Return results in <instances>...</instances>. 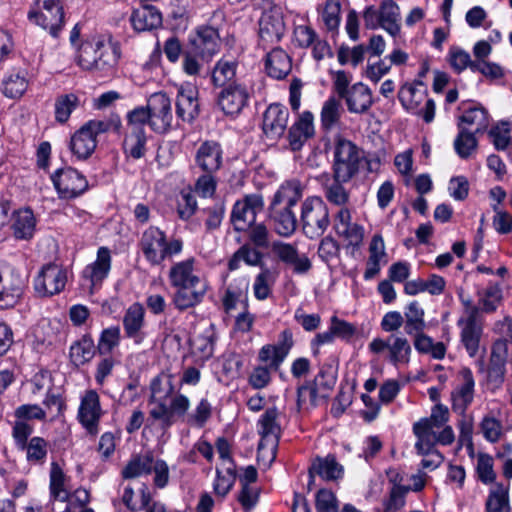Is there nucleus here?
Wrapping results in <instances>:
<instances>
[{"mask_svg": "<svg viewBox=\"0 0 512 512\" xmlns=\"http://www.w3.org/2000/svg\"><path fill=\"white\" fill-rule=\"evenodd\" d=\"M289 120L288 109L281 104H270L263 113L262 131L269 141L277 142L286 131Z\"/></svg>", "mask_w": 512, "mask_h": 512, "instance_id": "a211bd4d", "label": "nucleus"}, {"mask_svg": "<svg viewBox=\"0 0 512 512\" xmlns=\"http://www.w3.org/2000/svg\"><path fill=\"white\" fill-rule=\"evenodd\" d=\"M313 119V114L309 111H305L289 128L287 138L291 150H300L304 143L313 136Z\"/></svg>", "mask_w": 512, "mask_h": 512, "instance_id": "c85d7f7f", "label": "nucleus"}, {"mask_svg": "<svg viewBox=\"0 0 512 512\" xmlns=\"http://www.w3.org/2000/svg\"><path fill=\"white\" fill-rule=\"evenodd\" d=\"M112 256L108 247L98 248L96 259L85 266L82 271V278L89 283V292L93 293L102 286L103 281L108 277L111 270Z\"/></svg>", "mask_w": 512, "mask_h": 512, "instance_id": "aec40b11", "label": "nucleus"}, {"mask_svg": "<svg viewBox=\"0 0 512 512\" xmlns=\"http://www.w3.org/2000/svg\"><path fill=\"white\" fill-rule=\"evenodd\" d=\"M120 57L119 42L111 34H101L80 44L75 61L85 71L110 76L115 72Z\"/></svg>", "mask_w": 512, "mask_h": 512, "instance_id": "f03ea898", "label": "nucleus"}, {"mask_svg": "<svg viewBox=\"0 0 512 512\" xmlns=\"http://www.w3.org/2000/svg\"><path fill=\"white\" fill-rule=\"evenodd\" d=\"M153 454L148 452L144 455L132 458L122 470L124 479H133L152 472Z\"/></svg>", "mask_w": 512, "mask_h": 512, "instance_id": "864d4df0", "label": "nucleus"}, {"mask_svg": "<svg viewBox=\"0 0 512 512\" xmlns=\"http://www.w3.org/2000/svg\"><path fill=\"white\" fill-rule=\"evenodd\" d=\"M237 67L238 63L235 60L219 59L211 72L212 83L218 87H226L231 84L236 76Z\"/></svg>", "mask_w": 512, "mask_h": 512, "instance_id": "09e8293b", "label": "nucleus"}, {"mask_svg": "<svg viewBox=\"0 0 512 512\" xmlns=\"http://www.w3.org/2000/svg\"><path fill=\"white\" fill-rule=\"evenodd\" d=\"M258 247L250 244H244L234 252L228 261V269L235 271L240 267V262H244L248 266L259 267L260 269L266 268L263 259L264 254L257 249Z\"/></svg>", "mask_w": 512, "mask_h": 512, "instance_id": "f704fd0d", "label": "nucleus"}, {"mask_svg": "<svg viewBox=\"0 0 512 512\" xmlns=\"http://www.w3.org/2000/svg\"><path fill=\"white\" fill-rule=\"evenodd\" d=\"M151 116V128L157 133H164L172 126L173 114L171 100L164 92L153 93L147 100Z\"/></svg>", "mask_w": 512, "mask_h": 512, "instance_id": "f3484780", "label": "nucleus"}, {"mask_svg": "<svg viewBox=\"0 0 512 512\" xmlns=\"http://www.w3.org/2000/svg\"><path fill=\"white\" fill-rule=\"evenodd\" d=\"M36 219L30 208L19 209L13 214L12 230L17 239H31L35 232Z\"/></svg>", "mask_w": 512, "mask_h": 512, "instance_id": "4c0bfd02", "label": "nucleus"}, {"mask_svg": "<svg viewBox=\"0 0 512 512\" xmlns=\"http://www.w3.org/2000/svg\"><path fill=\"white\" fill-rule=\"evenodd\" d=\"M360 153L350 140L339 137L335 143L333 176L338 180L350 181L359 170Z\"/></svg>", "mask_w": 512, "mask_h": 512, "instance_id": "1a4fd4ad", "label": "nucleus"}, {"mask_svg": "<svg viewBox=\"0 0 512 512\" xmlns=\"http://www.w3.org/2000/svg\"><path fill=\"white\" fill-rule=\"evenodd\" d=\"M343 472V466L337 462L333 455L316 457L309 468V485L313 483L315 475L326 481H334L342 478Z\"/></svg>", "mask_w": 512, "mask_h": 512, "instance_id": "7c9ffc66", "label": "nucleus"}, {"mask_svg": "<svg viewBox=\"0 0 512 512\" xmlns=\"http://www.w3.org/2000/svg\"><path fill=\"white\" fill-rule=\"evenodd\" d=\"M272 253L283 263L293 267L296 274H305L311 267L309 258L298 253L295 245L282 241H275L271 246Z\"/></svg>", "mask_w": 512, "mask_h": 512, "instance_id": "b1692460", "label": "nucleus"}, {"mask_svg": "<svg viewBox=\"0 0 512 512\" xmlns=\"http://www.w3.org/2000/svg\"><path fill=\"white\" fill-rule=\"evenodd\" d=\"M343 108L340 98L329 97L322 106L320 120L322 128L326 131L334 129L340 122Z\"/></svg>", "mask_w": 512, "mask_h": 512, "instance_id": "8fccbe9b", "label": "nucleus"}, {"mask_svg": "<svg viewBox=\"0 0 512 512\" xmlns=\"http://www.w3.org/2000/svg\"><path fill=\"white\" fill-rule=\"evenodd\" d=\"M150 388L149 419L157 423L161 429L167 430L176 423L177 419L187 414L190 400L183 394L171 397L175 391L172 374H159L152 380Z\"/></svg>", "mask_w": 512, "mask_h": 512, "instance_id": "f257e3e1", "label": "nucleus"}, {"mask_svg": "<svg viewBox=\"0 0 512 512\" xmlns=\"http://www.w3.org/2000/svg\"><path fill=\"white\" fill-rule=\"evenodd\" d=\"M95 344L90 335H83L75 341L69 350L71 362L76 366L88 363L95 355Z\"/></svg>", "mask_w": 512, "mask_h": 512, "instance_id": "37998d69", "label": "nucleus"}, {"mask_svg": "<svg viewBox=\"0 0 512 512\" xmlns=\"http://www.w3.org/2000/svg\"><path fill=\"white\" fill-rule=\"evenodd\" d=\"M235 480V465H227L223 467V470L216 469V479L213 484L214 492L222 498L225 497L234 486Z\"/></svg>", "mask_w": 512, "mask_h": 512, "instance_id": "4d7b16f0", "label": "nucleus"}, {"mask_svg": "<svg viewBox=\"0 0 512 512\" xmlns=\"http://www.w3.org/2000/svg\"><path fill=\"white\" fill-rule=\"evenodd\" d=\"M291 69V57L282 48L275 47L266 54L265 71L268 76L281 80L290 73Z\"/></svg>", "mask_w": 512, "mask_h": 512, "instance_id": "473e14b6", "label": "nucleus"}, {"mask_svg": "<svg viewBox=\"0 0 512 512\" xmlns=\"http://www.w3.org/2000/svg\"><path fill=\"white\" fill-rule=\"evenodd\" d=\"M195 163L203 172L216 173L223 164L221 145L212 140L201 143L195 154Z\"/></svg>", "mask_w": 512, "mask_h": 512, "instance_id": "393cba45", "label": "nucleus"}, {"mask_svg": "<svg viewBox=\"0 0 512 512\" xmlns=\"http://www.w3.org/2000/svg\"><path fill=\"white\" fill-rule=\"evenodd\" d=\"M26 277L13 264L0 260V308L15 306L23 296Z\"/></svg>", "mask_w": 512, "mask_h": 512, "instance_id": "6e6552de", "label": "nucleus"}, {"mask_svg": "<svg viewBox=\"0 0 512 512\" xmlns=\"http://www.w3.org/2000/svg\"><path fill=\"white\" fill-rule=\"evenodd\" d=\"M347 182L348 181L338 180L334 176L332 179L327 176L326 181L323 183L325 198L329 203L338 206L339 209L346 207V204L350 199L349 192L342 185L343 183Z\"/></svg>", "mask_w": 512, "mask_h": 512, "instance_id": "a18cd8bd", "label": "nucleus"}, {"mask_svg": "<svg viewBox=\"0 0 512 512\" xmlns=\"http://www.w3.org/2000/svg\"><path fill=\"white\" fill-rule=\"evenodd\" d=\"M191 346L195 354L202 360H207L214 353V340L211 335H198L191 340Z\"/></svg>", "mask_w": 512, "mask_h": 512, "instance_id": "69168bd1", "label": "nucleus"}, {"mask_svg": "<svg viewBox=\"0 0 512 512\" xmlns=\"http://www.w3.org/2000/svg\"><path fill=\"white\" fill-rule=\"evenodd\" d=\"M103 414L100 398L95 390H88L82 396L77 418L81 425L92 435L98 433V426Z\"/></svg>", "mask_w": 512, "mask_h": 512, "instance_id": "412c9836", "label": "nucleus"}, {"mask_svg": "<svg viewBox=\"0 0 512 512\" xmlns=\"http://www.w3.org/2000/svg\"><path fill=\"white\" fill-rule=\"evenodd\" d=\"M53 185L61 199H74L88 188V181L76 169L67 167L58 169L51 176Z\"/></svg>", "mask_w": 512, "mask_h": 512, "instance_id": "f8f14e48", "label": "nucleus"}, {"mask_svg": "<svg viewBox=\"0 0 512 512\" xmlns=\"http://www.w3.org/2000/svg\"><path fill=\"white\" fill-rule=\"evenodd\" d=\"M485 509L486 512H511L508 487L497 483L489 492Z\"/></svg>", "mask_w": 512, "mask_h": 512, "instance_id": "603ef678", "label": "nucleus"}, {"mask_svg": "<svg viewBox=\"0 0 512 512\" xmlns=\"http://www.w3.org/2000/svg\"><path fill=\"white\" fill-rule=\"evenodd\" d=\"M28 19L58 37L64 26V11L60 0H36L35 8L28 12Z\"/></svg>", "mask_w": 512, "mask_h": 512, "instance_id": "9d476101", "label": "nucleus"}, {"mask_svg": "<svg viewBox=\"0 0 512 512\" xmlns=\"http://www.w3.org/2000/svg\"><path fill=\"white\" fill-rule=\"evenodd\" d=\"M413 433L417 438L415 449L419 455L438 452L435 449L436 433L427 426V421H418L413 425Z\"/></svg>", "mask_w": 512, "mask_h": 512, "instance_id": "79ce46f5", "label": "nucleus"}, {"mask_svg": "<svg viewBox=\"0 0 512 512\" xmlns=\"http://www.w3.org/2000/svg\"><path fill=\"white\" fill-rule=\"evenodd\" d=\"M280 416L276 407L268 408L258 420V430L261 440H271L279 443L281 426L278 421Z\"/></svg>", "mask_w": 512, "mask_h": 512, "instance_id": "e433bc0d", "label": "nucleus"}, {"mask_svg": "<svg viewBox=\"0 0 512 512\" xmlns=\"http://www.w3.org/2000/svg\"><path fill=\"white\" fill-rule=\"evenodd\" d=\"M284 34V22L270 13H263L259 20V45L263 49L268 48V44L278 43Z\"/></svg>", "mask_w": 512, "mask_h": 512, "instance_id": "c756f323", "label": "nucleus"}, {"mask_svg": "<svg viewBox=\"0 0 512 512\" xmlns=\"http://www.w3.org/2000/svg\"><path fill=\"white\" fill-rule=\"evenodd\" d=\"M457 326L460 329V343L471 358L475 357L483 334V322L477 319V310L472 309L468 317H460Z\"/></svg>", "mask_w": 512, "mask_h": 512, "instance_id": "dca6fc26", "label": "nucleus"}, {"mask_svg": "<svg viewBox=\"0 0 512 512\" xmlns=\"http://www.w3.org/2000/svg\"><path fill=\"white\" fill-rule=\"evenodd\" d=\"M28 73L25 70H13L2 81V92L10 99L21 98L29 86Z\"/></svg>", "mask_w": 512, "mask_h": 512, "instance_id": "c9c22d12", "label": "nucleus"}, {"mask_svg": "<svg viewBox=\"0 0 512 512\" xmlns=\"http://www.w3.org/2000/svg\"><path fill=\"white\" fill-rule=\"evenodd\" d=\"M303 187L299 180L292 179L284 182L275 193L272 204L292 208L302 198Z\"/></svg>", "mask_w": 512, "mask_h": 512, "instance_id": "58836bf2", "label": "nucleus"}, {"mask_svg": "<svg viewBox=\"0 0 512 512\" xmlns=\"http://www.w3.org/2000/svg\"><path fill=\"white\" fill-rule=\"evenodd\" d=\"M462 383L452 392V409L463 415L474 398L475 381L472 371L464 367L460 370Z\"/></svg>", "mask_w": 512, "mask_h": 512, "instance_id": "bb28decb", "label": "nucleus"}, {"mask_svg": "<svg viewBox=\"0 0 512 512\" xmlns=\"http://www.w3.org/2000/svg\"><path fill=\"white\" fill-rule=\"evenodd\" d=\"M194 258L175 263L169 271L170 285L175 289L172 303L184 311L200 304L208 290V284L194 271Z\"/></svg>", "mask_w": 512, "mask_h": 512, "instance_id": "7ed1b4c3", "label": "nucleus"}, {"mask_svg": "<svg viewBox=\"0 0 512 512\" xmlns=\"http://www.w3.org/2000/svg\"><path fill=\"white\" fill-rule=\"evenodd\" d=\"M198 95L197 88L190 84L179 87L175 101L178 119L186 123H192L199 116L200 105Z\"/></svg>", "mask_w": 512, "mask_h": 512, "instance_id": "5701e85b", "label": "nucleus"}, {"mask_svg": "<svg viewBox=\"0 0 512 512\" xmlns=\"http://www.w3.org/2000/svg\"><path fill=\"white\" fill-rule=\"evenodd\" d=\"M79 103V98L73 93L58 96L54 104L55 120L61 124L66 123Z\"/></svg>", "mask_w": 512, "mask_h": 512, "instance_id": "6e6d98bb", "label": "nucleus"}, {"mask_svg": "<svg viewBox=\"0 0 512 512\" xmlns=\"http://www.w3.org/2000/svg\"><path fill=\"white\" fill-rule=\"evenodd\" d=\"M147 137L145 130L133 128L126 129L122 148L126 156L133 159H140L146 152Z\"/></svg>", "mask_w": 512, "mask_h": 512, "instance_id": "a19ab883", "label": "nucleus"}, {"mask_svg": "<svg viewBox=\"0 0 512 512\" xmlns=\"http://www.w3.org/2000/svg\"><path fill=\"white\" fill-rule=\"evenodd\" d=\"M130 21L136 31H149L162 25V15L156 7L144 4L133 10Z\"/></svg>", "mask_w": 512, "mask_h": 512, "instance_id": "72a5a7b5", "label": "nucleus"}, {"mask_svg": "<svg viewBox=\"0 0 512 512\" xmlns=\"http://www.w3.org/2000/svg\"><path fill=\"white\" fill-rule=\"evenodd\" d=\"M300 219L304 234L310 239L318 238L330 225L328 206L320 197H308L302 203Z\"/></svg>", "mask_w": 512, "mask_h": 512, "instance_id": "423d86ee", "label": "nucleus"}, {"mask_svg": "<svg viewBox=\"0 0 512 512\" xmlns=\"http://www.w3.org/2000/svg\"><path fill=\"white\" fill-rule=\"evenodd\" d=\"M317 512H338L337 498L333 492L327 489H321L316 494Z\"/></svg>", "mask_w": 512, "mask_h": 512, "instance_id": "774afa93", "label": "nucleus"}, {"mask_svg": "<svg viewBox=\"0 0 512 512\" xmlns=\"http://www.w3.org/2000/svg\"><path fill=\"white\" fill-rule=\"evenodd\" d=\"M382 28L395 37L400 32V9L393 0H384L380 5Z\"/></svg>", "mask_w": 512, "mask_h": 512, "instance_id": "c03bdc74", "label": "nucleus"}, {"mask_svg": "<svg viewBox=\"0 0 512 512\" xmlns=\"http://www.w3.org/2000/svg\"><path fill=\"white\" fill-rule=\"evenodd\" d=\"M424 315V309L417 301H412L406 306L403 316L406 334L413 335L415 332L425 330L426 322Z\"/></svg>", "mask_w": 512, "mask_h": 512, "instance_id": "3c124183", "label": "nucleus"}, {"mask_svg": "<svg viewBox=\"0 0 512 512\" xmlns=\"http://www.w3.org/2000/svg\"><path fill=\"white\" fill-rule=\"evenodd\" d=\"M120 343V328L118 326H112L104 329L101 332L97 350L100 355L109 354L115 347Z\"/></svg>", "mask_w": 512, "mask_h": 512, "instance_id": "13d9d810", "label": "nucleus"}, {"mask_svg": "<svg viewBox=\"0 0 512 512\" xmlns=\"http://www.w3.org/2000/svg\"><path fill=\"white\" fill-rule=\"evenodd\" d=\"M138 246L150 265L160 266L166 259L182 252L183 241L179 238L168 239L160 228L149 226L142 232Z\"/></svg>", "mask_w": 512, "mask_h": 512, "instance_id": "20e7f679", "label": "nucleus"}, {"mask_svg": "<svg viewBox=\"0 0 512 512\" xmlns=\"http://www.w3.org/2000/svg\"><path fill=\"white\" fill-rule=\"evenodd\" d=\"M146 123L151 126V116L148 106L137 107L127 114L126 129L132 130L133 128H137L139 130H145Z\"/></svg>", "mask_w": 512, "mask_h": 512, "instance_id": "0e129e2a", "label": "nucleus"}, {"mask_svg": "<svg viewBox=\"0 0 512 512\" xmlns=\"http://www.w3.org/2000/svg\"><path fill=\"white\" fill-rule=\"evenodd\" d=\"M269 217L273 223L275 232L280 236L288 237L296 230L297 219L292 208L271 203L269 207Z\"/></svg>", "mask_w": 512, "mask_h": 512, "instance_id": "2f4dec72", "label": "nucleus"}, {"mask_svg": "<svg viewBox=\"0 0 512 512\" xmlns=\"http://www.w3.org/2000/svg\"><path fill=\"white\" fill-rule=\"evenodd\" d=\"M341 99L345 100L348 111L355 114H365L374 102L370 88L362 82L350 86Z\"/></svg>", "mask_w": 512, "mask_h": 512, "instance_id": "cd10ccee", "label": "nucleus"}, {"mask_svg": "<svg viewBox=\"0 0 512 512\" xmlns=\"http://www.w3.org/2000/svg\"><path fill=\"white\" fill-rule=\"evenodd\" d=\"M335 233L347 242L348 246L359 248L364 239V227L352 221L351 211L340 208L333 217Z\"/></svg>", "mask_w": 512, "mask_h": 512, "instance_id": "6ab92c4d", "label": "nucleus"}, {"mask_svg": "<svg viewBox=\"0 0 512 512\" xmlns=\"http://www.w3.org/2000/svg\"><path fill=\"white\" fill-rule=\"evenodd\" d=\"M458 124H462V127H467L474 133H483L489 125L488 112L481 106L469 107L460 116Z\"/></svg>", "mask_w": 512, "mask_h": 512, "instance_id": "ea45409f", "label": "nucleus"}, {"mask_svg": "<svg viewBox=\"0 0 512 512\" xmlns=\"http://www.w3.org/2000/svg\"><path fill=\"white\" fill-rule=\"evenodd\" d=\"M188 48L199 54L202 62H210L220 50V36L217 29L201 26L189 37Z\"/></svg>", "mask_w": 512, "mask_h": 512, "instance_id": "2eb2a0df", "label": "nucleus"}, {"mask_svg": "<svg viewBox=\"0 0 512 512\" xmlns=\"http://www.w3.org/2000/svg\"><path fill=\"white\" fill-rule=\"evenodd\" d=\"M476 471L478 478L482 483H493L496 478V474L493 469V458L488 454H479L477 458Z\"/></svg>", "mask_w": 512, "mask_h": 512, "instance_id": "680f3d73", "label": "nucleus"}, {"mask_svg": "<svg viewBox=\"0 0 512 512\" xmlns=\"http://www.w3.org/2000/svg\"><path fill=\"white\" fill-rule=\"evenodd\" d=\"M67 282L64 269L56 264H47L42 267L34 278V290L40 297H51L60 293Z\"/></svg>", "mask_w": 512, "mask_h": 512, "instance_id": "4468645a", "label": "nucleus"}, {"mask_svg": "<svg viewBox=\"0 0 512 512\" xmlns=\"http://www.w3.org/2000/svg\"><path fill=\"white\" fill-rule=\"evenodd\" d=\"M273 283L272 272L268 267L261 269L253 284L254 295L258 300H265L271 293Z\"/></svg>", "mask_w": 512, "mask_h": 512, "instance_id": "bf43d9fd", "label": "nucleus"}, {"mask_svg": "<svg viewBox=\"0 0 512 512\" xmlns=\"http://www.w3.org/2000/svg\"><path fill=\"white\" fill-rule=\"evenodd\" d=\"M249 93L243 84L233 82L219 92L217 104L226 115H238L247 105Z\"/></svg>", "mask_w": 512, "mask_h": 512, "instance_id": "4be33fe9", "label": "nucleus"}, {"mask_svg": "<svg viewBox=\"0 0 512 512\" xmlns=\"http://www.w3.org/2000/svg\"><path fill=\"white\" fill-rule=\"evenodd\" d=\"M459 133L454 140V149L462 159H467L477 148V139L474 133L462 124H457Z\"/></svg>", "mask_w": 512, "mask_h": 512, "instance_id": "5fc2aeb1", "label": "nucleus"}, {"mask_svg": "<svg viewBox=\"0 0 512 512\" xmlns=\"http://www.w3.org/2000/svg\"><path fill=\"white\" fill-rule=\"evenodd\" d=\"M426 96L427 90L422 80L406 83L398 92V99L407 111L421 116L426 123H430L435 116V102L426 99Z\"/></svg>", "mask_w": 512, "mask_h": 512, "instance_id": "0eeeda50", "label": "nucleus"}, {"mask_svg": "<svg viewBox=\"0 0 512 512\" xmlns=\"http://www.w3.org/2000/svg\"><path fill=\"white\" fill-rule=\"evenodd\" d=\"M480 312L493 313L502 302V288L497 283H489L484 289L477 291Z\"/></svg>", "mask_w": 512, "mask_h": 512, "instance_id": "de8ad7c7", "label": "nucleus"}, {"mask_svg": "<svg viewBox=\"0 0 512 512\" xmlns=\"http://www.w3.org/2000/svg\"><path fill=\"white\" fill-rule=\"evenodd\" d=\"M410 490L407 486L400 484L393 485L389 499L385 502L384 512H396L405 504V496Z\"/></svg>", "mask_w": 512, "mask_h": 512, "instance_id": "e2e57ef3", "label": "nucleus"}, {"mask_svg": "<svg viewBox=\"0 0 512 512\" xmlns=\"http://www.w3.org/2000/svg\"><path fill=\"white\" fill-rule=\"evenodd\" d=\"M296 394L298 411L314 408L325 399L324 393L320 392L311 381L299 385Z\"/></svg>", "mask_w": 512, "mask_h": 512, "instance_id": "49530a36", "label": "nucleus"}, {"mask_svg": "<svg viewBox=\"0 0 512 512\" xmlns=\"http://www.w3.org/2000/svg\"><path fill=\"white\" fill-rule=\"evenodd\" d=\"M26 457L29 462H42L48 452L47 441L42 437H32L25 447Z\"/></svg>", "mask_w": 512, "mask_h": 512, "instance_id": "052dcab7", "label": "nucleus"}, {"mask_svg": "<svg viewBox=\"0 0 512 512\" xmlns=\"http://www.w3.org/2000/svg\"><path fill=\"white\" fill-rule=\"evenodd\" d=\"M368 348L373 354L387 350V360L395 367L407 365L412 353L408 339L400 334H391L386 339L374 338Z\"/></svg>", "mask_w": 512, "mask_h": 512, "instance_id": "9b49d317", "label": "nucleus"}, {"mask_svg": "<svg viewBox=\"0 0 512 512\" xmlns=\"http://www.w3.org/2000/svg\"><path fill=\"white\" fill-rule=\"evenodd\" d=\"M264 207V199L261 194H249L242 200H238L232 209L231 222L236 231H245L256 220V215Z\"/></svg>", "mask_w": 512, "mask_h": 512, "instance_id": "ddd939ff", "label": "nucleus"}, {"mask_svg": "<svg viewBox=\"0 0 512 512\" xmlns=\"http://www.w3.org/2000/svg\"><path fill=\"white\" fill-rule=\"evenodd\" d=\"M120 119L90 120L85 123L71 138L70 149L78 159H87L97 146V136L111 129L118 130Z\"/></svg>", "mask_w": 512, "mask_h": 512, "instance_id": "39448f33", "label": "nucleus"}, {"mask_svg": "<svg viewBox=\"0 0 512 512\" xmlns=\"http://www.w3.org/2000/svg\"><path fill=\"white\" fill-rule=\"evenodd\" d=\"M449 63L456 72L460 73L466 68L471 69L475 61L471 60L467 51L459 47H452L449 50Z\"/></svg>", "mask_w": 512, "mask_h": 512, "instance_id": "338daca9", "label": "nucleus"}, {"mask_svg": "<svg viewBox=\"0 0 512 512\" xmlns=\"http://www.w3.org/2000/svg\"><path fill=\"white\" fill-rule=\"evenodd\" d=\"M145 309L140 303H133L123 316L125 336L136 344H141L145 338Z\"/></svg>", "mask_w": 512, "mask_h": 512, "instance_id": "a878e982", "label": "nucleus"}]
</instances>
